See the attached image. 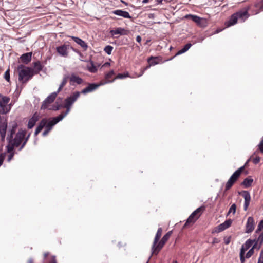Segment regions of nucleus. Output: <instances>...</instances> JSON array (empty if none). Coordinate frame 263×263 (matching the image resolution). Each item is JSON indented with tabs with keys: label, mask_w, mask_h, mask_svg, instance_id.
Masks as SVG:
<instances>
[{
	"label": "nucleus",
	"mask_w": 263,
	"mask_h": 263,
	"mask_svg": "<svg viewBox=\"0 0 263 263\" xmlns=\"http://www.w3.org/2000/svg\"><path fill=\"white\" fill-rule=\"evenodd\" d=\"M18 71V80L23 83H26L34 75V69L31 67L20 64L17 67Z\"/></svg>",
	"instance_id": "nucleus-1"
},
{
	"label": "nucleus",
	"mask_w": 263,
	"mask_h": 263,
	"mask_svg": "<svg viewBox=\"0 0 263 263\" xmlns=\"http://www.w3.org/2000/svg\"><path fill=\"white\" fill-rule=\"evenodd\" d=\"M80 92L76 91L65 100V104L63 105V107L66 108V110L65 112H63L60 114L63 115L64 118L69 113L71 106L80 97Z\"/></svg>",
	"instance_id": "nucleus-2"
},
{
	"label": "nucleus",
	"mask_w": 263,
	"mask_h": 263,
	"mask_svg": "<svg viewBox=\"0 0 263 263\" xmlns=\"http://www.w3.org/2000/svg\"><path fill=\"white\" fill-rule=\"evenodd\" d=\"M172 232L168 231L161 239L159 243L154 245V241L152 247V254L157 255L160 251L162 249L164 245L167 241L172 235Z\"/></svg>",
	"instance_id": "nucleus-3"
},
{
	"label": "nucleus",
	"mask_w": 263,
	"mask_h": 263,
	"mask_svg": "<svg viewBox=\"0 0 263 263\" xmlns=\"http://www.w3.org/2000/svg\"><path fill=\"white\" fill-rule=\"evenodd\" d=\"M10 99L7 96L0 94V114H6L11 108V104H9Z\"/></svg>",
	"instance_id": "nucleus-4"
},
{
	"label": "nucleus",
	"mask_w": 263,
	"mask_h": 263,
	"mask_svg": "<svg viewBox=\"0 0 263 263\" xmlns=\"http://www.w3.org/2000/svg\"><path fill=\"white\" fill-rule=\"evenodd\" d=\"M244 169L245 166H241L233 174L226 183L225 186L226 191L229 190L232 186L234 183L239 178Z\"/></svg>",
	"instance_id": "nucleus-5"
},
{
	"label": "nucleus",
	"mask_w": 263,
	"mask_h": 263,
	"mask_svg": "<svg viewBox=\"0 0 263 263\" xmlns=\"http://www.w3.org/2000/svg\"><path fill=\"white\" fill-rule=\"evenodd\" d=\"M26 132L25 130L20 129L16 134L14 139L12 138V141L15 145V147H18L21 144L23 141L24 140L25 136H26Z\"/></svg>",
	"instance_id": "nucleus-6"
},
{
	"label": "nucleus",
	"mask_w": 263,
	"mask_h": 263,
	"mask_svg": "<svg viewBox=\"0 0 263 263\" xmlns=\"http://www.w3.org/2000/svg\"><path fill=\"white\" fill-rule=\"evenodd\" d=\"M184 18L191 19L193 22L196 23L197 25L201 27H204L206 26V20L197 15L187 14L184 16Z\"/></svg>",
	"instance_id": "nucleus-7"
},
{
	"label": "nucleus",
	"mask_w": 263,
	"mask_h": 263,
	"mask_svg": "<svg viewBox=\"0 0 263 263\" xmlns=\"http://www.w3.org/2000/svg\"><path fill=\"white\" fill-rule=\"evenodd\" d=\"M59 93L56 91L52 93L43 101L41 106V109H46L48 108L50 104L54 102L58 94Z\"/></svg>",
	"instance_id": "nucleus-8"
},
{
	"label": "nucleus",
	"mask_w": 263,
	"mask_h": 263,
	"mask_svg": "<svg viewBox=\"0 0 263 263\" xmlns=\"http://www.w3.org/2000/svg\"><path fill=\"white\" fill-rule=\"evenodd\" d=\"M63 118V116L61 115L56 117L52 118L50 121H49L48 122H47V123L46 125V128H47L48 130L50 131L52 128V127L59 121H61Z\"/></svg>",
	"instance_id": "nucleus-9"
},
{
	"label": "nucleus",
	"mask_w": 263,
	"mask_h": 263,
	"mask_svg": "<svg viewBox=\"0 0 263 263\" xmlns=\"http://www.w3.org/2000/svg\"><path fill=\"white\" fill-rule=\"evenodd\" d=\"M254 229V221L252 217H249L246 226V233H250Z\"/></svg>",
	"instance_id": "nucleus-10"
},
{
	"label": "nucleus",
	"mask_w": 263,
	"mask_h": 263,
	"mask_svg": "<svg viewBox=\"0 0 263 263\" xmlns=\"http://www.w3.org/2000/svg\"><path fill=\"white\" fill-rule=\"evenodd\" d=\"M241 195L245 199L244 210L246 211L249 205L251 197L248 191H243L241 193Z\"/></svg>",
	"instance_id": "nucleus-11"
},
{
	"label": "nucleus",
	"mask_w": 263,
	"mask_h": 263,
	"mask_svg": "<svg viewBox=\"0 0 263 263\" xmlns=\"http://www.w3.org/2000/svg\"><path fill=\"white\" fill-rule=\"evenodd\" d=\"M102 85L101 83L100 84H95V83H90L88 84V86L83 89L81 93L83 94H86L88 92H91L95 90H96L99 86Z\"/></svg>",
	"instance_id": "nucleus-12"
},
{
	"label": "nucleus",
	"mask_w": 263,
	"mask_h": 263,
	"mask_svg": "<svg viewBox=\"0 0 263 263\" xmlns=\"http://www.w3.org/2000/svg\"><path fill=\"white\" fill-rule=\"evenodd\" d=\"M68 46L63 45L56 48L58 53L63 57H67L68 52L67 51Z\"/></svg>",
	"instance_id": "nucleus-13"
},
{
	"label": "nucleus",
	"mask_w": 263,
	"mask_h": 263,
	"mask_svg": "<svg viewBox=\"0 0 263 263\" xmlns=\"http://www.w3.org/2000/svg\"><path fill=\"white\" fill-rule=\"evenodd\" d=\"M111 35L114 36L115 35H127L128 33V31L125 30L122 28H118L115 30H111L110 31Z\"/></svg>",
	"instance_id": "nucleus-14"
},
{
	"label": "nucleus",
	"mask_w": 263,
	"mask_h": 263,
	"mask_svg": "<svg viewBox=\"0 0 263 263\" xmlns=\"http://www.w3.org/2000/svg\"><path fill=\"white\" fill-rule=\"evenodd\" d=\"M39 119V115L36 112L29 119L28 123V128L31 129L35 124L36 122Z\"/></svg>",
	"instance_id": "nucleus-15"
},
{
	"label": "nucleus",
	"mask_w": 263,
	"mask_h": 263,
	"mask_svg": "<svg viewBox=\"0 0 263 263\" xmlns=\"http://www.w3.org/2000/svg\"><path fill=\"white\" fill-rule=\"evenodd\" d=\"M115 74L114 70L110 71L108 73H106L105 76V80L101 81L100 83L101 85H104L107 83H110L113 82L115 80H111L110 79Z\"/></svg>",
	"instance_id": "nucleus-16"
},
{
	"label": "nucleus",
	"mask_w": 263,
	"mask_h": 263,
	"mask_svg": "<svg viewBox=\"0 0 263 263\" xmlns=\"http://www.w3.org/2000/svg\"><path fill=\"white\" fill-rule=\"evenodd\" d=\"M32 54V52L23 54L20 57L21 62L25 64H27L31 60Z\"/></svg>",
	"instance_id": "nucleus-17"
},
{
	"label": "nucleus",
	"mask_w": 263,
	"mask_h": 263,
	"mask_svg": "<svg viewBox=\"0 0 263 263\" xmlns=\"http://www.w3.org/2000/svg\"><path fill=\"white\" fill-rule=\"evenodd\" d=\"M71 38L76 43L81 46L84 50L86 51L87 49L88 46L87 44L82 39L75 36H72Z\"/></svg>",
	"instance_id": "nucleus-18"
},
{
	"label": "nucleus",
	"mask_w": 263,
	"mask_h": 263,
	"mask_svg": "<svg viewBox=\"0 0 263 263\" xmlns=\"http://www.w3.org/2000/svg\"><path fill=\"white\" fill-rule=\"evenodd\" d=\"M235 14L238 19H241L242 21H244L245 19L248 18L249 16V14L247 10L239 11Z\"/></svg>",
	"instance_id": "nucleus-19"
},
{
	"label": "nucleus",
	"mask_w": 263,
	"mask_h": 263,
	"mask_svg": "<svg viewBox=\"0 0 263 263\" xmlns=\"http://www.w3.org/2000/svg\"><path fill=\"white\" fill-rule=\"evenodd\" d=\"M232 222V221L231 219H228V220L225 221L223 223L219 224L218 226V231L221 232V231H222L224 230L225 229L228 228L229 227L231 226Z\"/></svg>",
	"instance_id": "nucleus-20"
},
{
	"label": "nucleus",
	"mask_w": 263,
	"mask_h": 263,
	"mask_svg": "<svg viewBox=\"0 0 263 263\" xmlns=\"http://www.w3.org/2000/svg\"><path fill=\"white\" fill-rule=\"evenodd\" d=\"M69 79L71 85H73L74 83H77V84H81L83 81L82 78L76 76L74 74H71L69 78Z\"/></svg>",
	"instance_id": "nucleus-21"
},
{
	"label": "nucleus",
	"mask_w": 263,
	"mask_h": 263,
	"mask_svg": "<svg viewBox=\"0 0 263 263\" xmlns=\"http://www.w3.org/2000/svg\"><path fill=\"white\" fill-rule=\"evenodd\" d=\"M112 13L124 18H130L132 17L128 12L122 10H115L112 11Z\"/></svg>",
	"instance_id": "nucleus-22"
},
{
	"label": "nucleus",
	"mask_w": 263,
	"mask_h": 263,
	"mask_svg": "<svg viewBox=\"0 0 263 263\" xmlns=\"http://www.w3.org/2000/svg\"><path fill=\"white\" fill-rule=\"evenodd\" d=\"M238 20V19L237 17L236 14L234 13L231 15L229 20L226 22V25H227V27H230L232 25H234L237 22Z\"/></svg>",
	"instance_id": "nucleus-23"
},
{
	"label": "nucleus",
	"mask_w": 263,
	"mask_h": 263,
	"mask_svg": "<svg viewBox=\"0 0 263 263\" xmlns=\"http://www.w3.org/2000/svg\"><path fill=\"white\" fill-rule=\"evenodd\" d=\"M254 243V245H256V248L259 250L263 243V232L259 234L258 237L257 239H256V241Z\"/></svg>",
	"instance_id": "nucleus-24"
},
{
	"label": "nucleus",
	"mask_w": 263,
	"mask_h": 263,
	"mask_svg": "<svg viewBox=\"0 0 263 263\" xmlns=\"http://www.w3.org/2000/svg\"><path fill=\"white\" fill-rule=\"evenodd\" d=\"M7 120L6 118L0 116V131L2 130H7Z\"/></svg>",
	"instance_id": "nucleus-25"
},
{
	"label": "nucleus",
	"mask_w": 263,
	"mask_h": 263,
	"mask_svg": "<svg viewBox=\"0 0 263 263\" xmlns=\"http://www.w3.org/2000/svg\"><path fill=\"white\" fill-rule=\"evenodd\" d=\"M255 241L256 238L253 240L248 239L246 241V243L242 246L241 249H243V252L245 253L246 251L249 249Z\"/></svg>",
	"instance_id": "nucleus-26"
},
{
	"label": "nucleus",
	"mask_w": 263,
	"mask_h": 263,
	"mask_svg": "<svg viewBox=\"0 0 263 263\" xmlns=\"http://www.w3.org/2000/svg\"><path fill=\"white\" fill-rule=\"evenodd\" d=\"M34 74H37L40 71L42 70L43 66L40 61H36L33 63Z\"/></svg>",
	"instance_id": "nucleus-27"
},
{
	"label": "nucleus",
	"mask_w": 263,
	"mask_h": 263,
	"mask_svg": "<svg viewBox=\"0 0 263 263\" xmlns=\"http://www.w3.org/2000/svg\"><path fill=\"white\" fill-rule=\"evenodd\" d=\"M8 141V144L6 146L7 152L9 153H14V148L15 147V145L12 141V140H7Z\"/></svg>",
	"instance_id": "nucleus-28"
},
{
	"label": "nucleus",
	"mask_w": 263,
	"mask_h": 263,
	"mask_svg": "<svg viewBox=\"0 0 263 263\" xmlns=\"http://www.w3.org/2000/svg\"><path fill=\"white\" fill-rule=\"evenodd\" d=\"M253 179L250 178H246L244 179L243 182L241 183V185H243L245 187H249L251 186Z\"/></svg>",
	"instance_id": "nucleus-29"
},
{
	"label": "nucleus",
	"mask_w": 263,
	"mask_h": 263,
	"mask_svg": "<svg viewBox=\"0 0 263 263\" xmlns=\"http://www.w3.org/2000/svg\"><path fill=\"white\" fill-rule=\"evenodd\" d=\"M192 46V44L191 43H187L186 44L183 48H182L181 50L178 51L177 53L176 54V55L181 54L182 53H183L187 51L190 47Z\"/></svg>",
	"instance_id": "nucleus-30"
},
{
	"label": "nucleus",
	"mask_w": 263,
	"mask_h": 263,
	"mask_svg": "<svg viewBox=\"0 0 263 263\" xmlns=\"http://www.w3.org/2000/svg\"><path fill=\"white\" fill-rule=\"evenodd\" d=\"M162 233V229L161 228H159L158 229V231L157 232L156 235L155 236V239H154V245L157 244L159 240L160 239Z\"/></svg>",
	"instance_id": "nucleus-31"
},
{
	"label": "nucleus",
	"mask_w": 263,
	"mask_h": 263,
	"mask_svg": "<svg viewBox=\"0 0 263 263\" xmlns=\"http://www.w3.org/2000/svg\"><path fill=\"white\" fill-rule=\"evenodd\" d=\"M69 78L68 76H65L64 77L63 79L62 82L61 84L60 85L59 87L57 90V92L58 93L60 92V91L62 90L63 87L66 85V84L67 82L68 79Z\"/></svg>",
	"instance_id": "nucleus-32"
},
{
	"label": "nucleus",
	"mask_w": 263,
	"mask_h": 263,
	"mask_svg": "<svg viewBox=\"0 0 263 263\" xmlns=\"http://www.w3.org/2000/svg\"><path fill=\"white\" fill-rule=\"evenodd\" d=\"M199 217V215L197 216L196 218H194L191 215H190L188 218L184 227H186L187 225H189L190 224H193L195 222V221Z\"/></svg>",
	"instance_id": "nucleus-33"
},
{
	"label": "nucleus",
	"mask_w": 263,
	"mask_h": 263,
	"mask_svg": "<svg viewBox=\"0 0 263 263\" xmlns=\"http://www.w3.org/2000/svg\"><path fill=\"white\" fill-rule=\"evenodd\" d=\"M256 248V245H254L252 248L249 250V251L246 253L245 257L246 258H249L253 254H254V249Z\"/></svg>",
	"instance_id": "nucleus-34"
},
{
	"label": "nucleus",
	"mask_w": 263,
	"mask_h": 263,
	"mask_svg": "<svg viewBox=\"0 0 263 263\" xmlns=\"http://www.w3.org/2000/svg\"><path fill=\"white\" fill-rule=\"evenodd\" d=\"M16 130L14 129L10 128L8 130V136L7 137V140H12V138H13V135L15 133Z\"/></svg>",
	"instance_id": "nucleus-35"
},
{
	"label": "nucleus",
	"mask_w": 263,
	"mask_h": 263,
	"mask_svg": "<svg viewBox=\"0 0 263 263\" xmlns=\"http://www.w3.org/2000/svg\"><path fill=\"white\" fill-rule=\"evenodd\" d=\"M129 74L128 72H126L124 73H119L114 79V80L117 79H124L126 77H129Z\"/></svg>",
	"instance_id": "nucleus-36"
},
{
	"label": "nucleus",
	"mask_w": 263,
	"mask_h": 263,
	"mask_svg": "<svg viewBox=\"0 0 263 263\" xmlns=\"http://www.w3.org/2000/svg\"><path fill=\"white\" fill-rule=\"evenodd\" d=\"M62 107H63V105L62 104L53 105L51 108H49V110L57 111L60 110Z\"/></svg>",
	"instance_id": "nucleus-37"
},
{
	"label": "nucleus",
	"mask_w": 263,
	"mask_h": 263,
	"mask_svg": "<svg viewBox=\"0 0 263 263\" xmlns=\"http://www.w3.org/2000/svg\"><path fill=\"white\" fill-rule=\"evenodd\" d=\"M245 258H246L245 256V253L243 252V249H240V259L241 263H245Z\"/></svg>",
	"instance_id": "nucleus-38"
},
{
	"label": "nucleus",
	"mask_w": 263,
	"mask_h": 263,
	"mask_svg": "<svg viewBox=\"0 0 263 263\" xmlns=\"http://www.w3.org/2000/svg\"><path fill=\"white\" fill-rule=\"evenodd\" d=\"M205 206H202L199 207L198 209H197L195 211H194V212H195L196 215H198H198L200 216L201 215V213L202 212H203L205 210Z\"/></svg>",
	"instance_id": "nucleus-39"
},
{
	"label": "nucleus",
	"mask_w": 263,
	"mask_h": 263,
	"mask_svg": "<svg viewBox=\"0 0 263 263\" xmlns=\"http://www.w3.org/2000/svg\"><path fill=\"white\" fill-rule=\"evenodd\" d=\"M205 206H202L199 207L198 209H197L195 211H194V212H195L196 215H198H198L200 216L201 215V213L202 212H203L205 210Z\"/></svg>",
	"instance_id": "nucleus-40"
},
{
	"label": "nucleus",
	"mask_w": 263,
	"mask_h": 263,
	"mask_svg": "<svg viewBox=\"0 0 263 263\" xmlns=\"http://www.w3.org/2000/svg\"><path fill=\"white\" fill-rule=\"evenodd\" d=\"M113 49V47L110 45L106 46L104 48V51L108 55L110 54Z\"/></svg>",
	"instance_id": "nucleus-41"
},
{
	"label": "nucleus",
	"mask_w": 263,
	"mask_h": 263,
	"mask_svg": "<svg viewBox=\"0 0 263 263\" xmlns=\"http://www.w3.org/2000/svg\"><path fill=\"white\" fill-rule=\"evenodd\" d=\"M236 205L235 204H233L230 208L229 209V210L228 213V215L230 214L231 213H232L233 214H234L236 212Z\"/></svg>",
	"instance_id": "nucleus-42"
},
{
	"label": "nucleus",
	"mask_w": 263,
	"mask_h": 263,
	"mask_svg": "<svg viewBox=\"0 0 263 263\" xmlns=\"http://www.w3.org/2000/svg\"><path fill=\"white\" fill-rule=\"evenodd\" d=\"M263 229V220H261L259 223L257 228L255 231L256 233H258Z\"/></svg>",
	"instance_id": "nucleus-43"
},
{
	"label": "nucleus",
	"mask_w": 263,
	"mask_h": 263,
	"mask_svg": "<svg viewBox=\"0 0 263 263\" xmlns=\"http://www.w3.org/2000/svg\"><path fill=\"white\" fill-rule=\"evenodd\" d=\"M89 71L91 72H96L97 71V67L94 65L93 62H91V66L88 68Z\"/></svg>",
	"instance_id": "nucleus-44"
},
{
	"label": "nucleus",
	"mask_w": 263,
	"mask_h": 263,
	"mask_svg": "<svg viewBox=\"0 0 263 263\" xmlns=\"http://www.w3.org/2000/svg\"><path fill=\"white\" fill-rule=\"evenodd\" d=\"M156 58H154L153 57H151L149 59H148V62L149 63V65L150 66L151 65H156L157 64H158V62L156 61V60H155Z\"/></svg>",
	"instance_id": "nucleus-45"
},
{
	"label": "nucleus",
	"mask_w": 263,
	"mask_h": 263,
	"mask_svg": "<svg viewBox=\"0 0 263 263\" xmlns=\"http://www.w3.org/2000/svg\"><path fill=\"white\" fill-rule=\"evenodd\" d=\"M47 123V119L46 118H44L41 121L39 125H40V126H41L42 128H43L44 127H46Z\"/></svg>",
	"instance_id": "nucleus-46"
},
{
	"label": "nucleus",
	"mask_w": 263,
	"mask_h": 263,
	"mask_svg": "<svg viewBox=\"0 0 263 263\" xmlns=\"http://www.w3.org/2000/svg\"><path fill=\"white\" fill-rule=\"evenodd\" d=\"M256 7L260 11H263V0L257 3L256 5Z\"/></svg>",
	"instance_id": "nucleus-47"
},
{
	"label": "nucleus",
	"mask_w": 263,
	"mask_h": 263,
	"mask_svg": "<svg viewBox=\"0 0 263 263\" xmlns=\"http://www.w3.org/2000/svg\"><path fill=\"white\" fill-rule=\"evenodd\" d=\"M4 78L8 82L10 81V70L9 69H7L4 74Z\"/></svg>",
	"instance_id": "nucleus-48"
},
{
	"label": "nucleus",
	"mask_w": 263,
	"mask_h": 263,
	"mask_svg": "<svg viewBox=\"0 0 263 263\" xmlns=\"http://www.w3.org/2000/svg\"><path fill=\"white\" fill-rule=\"evenodd\" d=\"M6 130H2L0 131V135L1 137V141L2 142L5 141L6 134Z\"/></svg>",
	"instance_id": "nucleus-49"
},
{
	"label": "nucleus",
	"mask_w": 263,
	"mask_h": 263,
	"mask_svg": "<svg viewBox=\"0 0 263 263\" xmlns=\"http://www.w3.org/2000/svg\"><path fill=\"white\" fill-rule=\"evenodd\" d=\"M27 139H24L23 142H22V144H21L19 147V148H18V151H21L25 146V145H26V144L27 143Z\"/></svg>",
	"instance_id": "nucleus-50"
},
{
	"label": "nucleus",
	"mask_w": 263,
	"mask_h": 263,
	"mask_svg": "<svg viewBox=\"0 0 263 263\" xmlns=\"http://www.w3.org/2000/svg\"><path fill=\"white\" fill-rule=\"evenodd\" d=\"M260 160V158L259 156H256L255 158H254L252 160L253 162L255 164H258Z\"/></svg>",
	"instance_id": "nucleus-51"
},
{
	"label": "nucleus",
	"mask_w": 263,
	"mask_h": 263,
	"mask_svg": "<svg viewBox=\"0 0 263 263\" xmlns=\"http://www.w3.org/2000/svg\"><path fill=\"white\" fill-rule=\"evenodd\" d=\"M10 128L14 129H16L17 127V123L16 122H13L10 125Z\"/></svg>",
	"instance_id": "nucleus-52"
},
{
	"label": "nucleus",
	"mask_w": 263,
	"mask_h": 263,
	"mask_svg": "<svg viewBox=\"0 0 263 263\" xmlns=\"http://www.w3.org/2000/svg\"><path fill=\"white\" fill-rule=\"evenodd\" d=\"M42 129L43 128H42L41 126L38 125L34 132V135L36 136L42 130Z\"/></svg>",
	"instance_id": "nucleus-53"
},
{
	"label": "nucleus",
	"mask_w": 263,
	"mask_h": 263,
	"mask_svg": "<svg viewBox=\"0 0 263 263\" xmlns=\"http://www.w3.org/2000/svg\"><path fill=\"white\" fill-rule=\"evenodd\" d=\"M9 153V154L8 155L7 160L8 162H10L13 158L14 153Z\"/></svg>",
	"instance_id": "nucleus-54"
},
{
	"label": "nucleus",
	"mask_w": 263,
	"mask_h": 263,
	"mask_svg": "<svg viewBox=\"0 0 263 263\" xmlns=\"http://www.w3.org/2000/svg\"><path fill=\"white\" fill-rule=\"evenodd\" d=\"M5 159V156L3 154L0 155V166L2 165Z\"/></svg>",
	"instance_id": "nucleus-55"
},
{
	"label": "nucleus",
	"mask_w": 263,
	"mask_h": 263,
	"mask_svg": "<svg viewBox=\"0 0 263 263\" xmlns=\"http://www.w3.org/2000/svg\"><path fill=\"white\" fill-rule=\"evenodd\" d=\"M224 243L227 245L229 244L231 241V237H229L227 238H224Z\"/></svg>",
	"instance_id": "nucleus-56"
},
{
	"label": "nucleus",
	"mask_w": 263,
	"mask_h": 263,
	"mask_svg": "<svg viewBox=\"0 0 263 263\" xmlns=\"http://www.w3.org/2000/svg\"><path fill=\"white\" fill-rule=\"evenodd\" d=\"M258 148L260 150V151L263 153V144L262 143H259L258 145Z\"/></svg>",
	"instance_id": "nucleus-57"
},
{
	"label": "nucleus",
	"mask_w": 263,
	"mask_h": 263,
	"mask_svg": "<svg viewBox=\"0 0 263 263\" xmlns=\"http://www.w3.org/2000/svg\"><path fill=\"white\" fill-rule=\"evenodd\" d=\"M49 132H50V130H48V129L47 128H46V130H44V132L43 133V136H46Z\"/></svg>",
	"instance_id": "nucleus-58"
},
{
	"label": "nucleus",
	"mask_w": 263,
	"mask_h": 263,
	"mask_svg": "<svg viewBox=\"0 0 263 263\" xmlns=\"http://www.w3.org/2000/svg\"><path fill=\"white\" fill-rule=\"evenodd\" d=\"M136 41L140 43L141 41V37L140 35H138L136 37Z\"/></svg>",
	"instance_id": "nucleus-59"
},
{
	"label": "nucleus",
	"mask_w": 263,
	"mask_h": 263,
	"mask_svg": "<svg viewBox=\"0 0 263 263\" xmlns=\"http://www.w3.org/2000/svg\"><path fill=\"white\" fill-rule=\"evenodd\" d=\"M192 217H193L194 218H196V217L198 216L196 214V213L195 212H193L191 215Z\"/></svg>",
	"instance_id": "nucleus-60"
},
{
	"label": "nucleus",
	"mask_w": 263,
	"mask_h": 263,
	"mask_svg": "<svg viewBox=\"0 0 263 263\" xmlns=\"http://www.w3.org/2000/svg\"><path fill=\"white\" fill-rule=\"evenodd\" d=\"M259 258H261V259H263V249L261 251Z\"/></svg>",
	"instance_id": "nucleus-61"
},
{
	"label": "nucleus",
	"mask_w": 263,
	"mask_h": 263,
	"mask_svg": "<svg viewBox=\"0 0 263 263\" xmlns=\"http://www.w3.org/2000/svg\"><path fill=\"white\" fill-rule=\"evenodd\" d=\"M30 133L28 134V135L26 137V136H25V138L24 139H27V141L28 140L30 136Z\"/></svg>",
	"instance_id": "nucleus-62"
},
{
	"label": "nucleus",
	"mask_w": 263,
	"mask_h": 263,
	"mask_svg": "<svg viewBox=\"0 0 263 263\" xmlns=\"http://www.w3.org/2000/svg\"><path fill=\"white\" fill-rule=\"evenodd\" d=\"M258 263H263V259L259 257Z\"/></svg>",
	"instance_id": "nucleus-63"
},
{
	"label": "nucleus",
	"mask_w": 263,
	"mask_h": 263,
	"mask_svg": "<svg viewBox=\"0 0 263 263\" xmlns=\"http://www.w3.org/2000/svg\"><path fill=\"white\" fill-rule=\"evenodd\" d=\"M218 242H219V241H218V239H216V238H214V240H213V243H218Z\"/></svg>",
	"instance_id": "nucleus-64"
}]
</instances>
